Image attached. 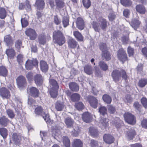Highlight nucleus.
Returning <instances> with one entry per match:
<instances>
[{
    "instance_id": "obj_1",
    "label": "nucleus",
    "mask_w": 147,
    "mask_h": 147,
    "mask_svg": "<svg viewBox=\"0 0 147 147\" xmlns=\"http://www.w3.org/2000/svg\"><path fill=\"white\" fill-rule=\"evenodd\" d=\"M53 38L54 43L57 44L59 46H62L65 43V37L59 31H55L53 32Z\"/></svg>"
},
{
    "instance_id": "obj_2",
    "label": "nucleus",
    "mask_w": 147,
    "mask_h": 147,
    "mask_svg": "<svg viewBox=\"0 0 147 147\" xmlns=\"http://www.w3.org/2000/svg\"><path fill=\"white\" fill-rule=\"evenodd\" d=\"M98 22V23L95 22H93L92 26L96 32H99L100 28L103 30L106 28L107 26V22L105 19L102 18H100Z\"/></svg>"
},
{
    "instance_id": "obj_3",
    "label": "nucleus",
    "mask_w": 147,
    "mask_h": 147,
    "mask_svg": "<svg viewBox=\"0 0 147 147\" xmlns=\"http://www.w3.org/2000/svg\"><path fill=\"white\" fill-rule=\"evenodd\" d=\"M124 117L125 121L128 123L134 124L136 123V119L131 113L129 112L125 113L124 115Z\"/></svg>"
},
{
    "instance_id": "obj_4",
    "label": "nucleus",
    "mask_w": 147,
    "mask_h": 147,
    "mask_svg": "<svg viewBox=\"0 0 147 147\" xmlns=\"http://www.w3.org/2000/svg\"><path fill=\"white\" fill-rule=\"evenodd\" d=\"M117 56L119 59L124 63V62L127 60V55L124 50L122 49H119L117 51Z\"/></svg>"
},
{
    "instance_id": "obj_5",
    "label": "nucleus",
    "mask_w": 147,
    "mask_h": 147,
    "mask_svg": "<svg viewBox=\"0 0 147 147\" xmlns=\"http://www.w3.org/2000/svg\"><path fill=\"white\" fill-rule=\"evenodd\" d=\"M18 87L21 89L26 86V82L25 78L22 76H20L16 79Z\"/></svg>"
},
{
    "instance_id": "obj_6",
    "label": "nucleus",
    "mask_w": 147,
    "mask_h": 147,
    "mask_svg": "<svg viewBox=\"0 0 147 147\" xmlns=\"http://www.w3.org/2000/svg\"><path fill=\"white\" fill-rule=\"evenodd\" d=\"M0 95L3 99H9L11 96L10 92L6 88L2 87L0 88Z\"/></svg>"
},
{
    "instance_id": "obj_7",
    "label": "nucleus",
    "mask_w": 147,
    "mask_h": 147,
    "mask_svg": "<svg viewBox=\"0 0 147 147\" xmlns=\"http://www.w3.org/2000/svg\"><path fill=\"white\" fill-rule=\"evenodd\" d=\"M25 33L29 37L30 39L31 40H34L36 38L37 35L35 31L31 28L26 30L25 31Z\"/></svg>"
},
{
    "instance_id": "obj_8",
    "label": "nucleus",
    "mask_w": 147,
    "mask_h": 147,
    "mask_svg": "<svg viewBox=\"0 0 147 147\" xmlns=\"http://www.w3.org/2000/svg\"><path fill=\"white\" fill-rule=\"evenodd\" d=\"M67 43L69 48L74 49L77 47V49H79V45L78 43L74 39L72 38H69Z\"/></svg>"
},
{
    "instance_id": "obj_9",
    "label": "nucleus",
    "mask_w": 147,
    "mask_h": 147,
    "mask_svg": "<svg viewBox=\"0 0 147 147\" xmlns=\"http://www.w3.org/2000/svg\"><path fill=\"white\" fill-rule=\"evenodd\" d=\"M111 76L113 80L115 82L117 83L121 79L120 71L117 69L114 70L112 73Z\"/></svg>"
},
{
    "instance_id": "obj_10",
    "label": "nucleus",
    "mask_w": 147,
    "mask_h": 147,
    "mask_svg": "<svg viewBox=\"0 0 147 147\" xmlns=\"http://www.w3.org/2000/svg\"><path fill=\"white\" fill-rule=\"evenodd\" d=\"M100 120L99 125L102 129H104L108 127L109 126L108 119L101 116Z\"/></svg>"
},
{
    "instance_id": "obj_11",
    "label": "nucleus",
    "mask_w": 147,
    "mask_h": 147,
    "mask_svg": "<svg viewBox=\"0 0 147 147\" xmlns=\"http://www.w3.org/2000/svg\"><path fill=\"white\" fill-rule=\"evenodd\" d=\"M136 134V132L133 128H130L127 131L126 136L128 140H131L134 138Z\"/></svg>"
},
{
    "instance_id": "obj_12",
    "label": "nucleus",
    "mask_w": 147,
    "mask_h": 147,
    "mask_svg": "<svg viewBox=\"0 0 147 147\" xmlns=\"http://www.w3.org/2000/svg\"><path fill=\"white\" fill-rule=\"evenodd\" d=\"M103 139L105 142L109 144L113 143L114 141V138L111 134H105L103 136Z\"/></svg>"
},
{
    "instance_id": "obj_13",
    "label": "nucleus",
    "mask_w": 147,
    "mask_h": 147,
    "mask_svg": "<svg viewBox=\"0 0 147 147\" xmlns=\"http://www.w3.org/2000/svg\"><path fill=\"white\" fill-rule=\"evenodd\" d=\"M30 94L32 96L36 98L38 96L39 92L38 90L36 88L32 87L29 89Z\"/></svg>"
},
{
    "instance_id": "obj_14",
    "label": "nucleus",
    "mask_w": 147,
    "mask_h": 147,
    "mask_svg": "<svg viewBox=\"0 0 147 147\" xmlns=\"http://www.w3.org/2000/svg\"><path fill=\"white\" fill-rule=\"evenodd\" d=\"M34 79L37 86H40L42 84L43 79L42 76L40 74H36L34 76Z\"/></svg>"
},
{
    "instance_id": "obj_15",
    "label": "nucleus",
    "mask_w": 147,
    "mask_h": 147,
    "mask_svg": "<svg viewBox=\"0 0 147 147\" xmlns=\"http://www.w3.org/2000/svg\"><path fill=\"white\" fill-rule=\"evenodd\" d=\"M82 118L84 121L86 123H89L92 120V117L88 112H85L82 115Z\"/></svg>"
},
{
    "instance_id": "obj_16",
    "label": "nucleus",
    "mask_w": 147,
    "mask_h": 147,
    "mask_svg": "<svg viewBox=\"0 0 147 147\" xmlns=\"http://www.w3.org/2000/svg\"><path fill=\"white\" fill-rule=\"evenodd\" d=\"M89 100L90 104L92 107L95 109L97 107L98 102V100L96 98L90 96L89 98Z\"/></svg>"
},
{
    "instance_id": "obj_17",
    "label": "nucleus",
    "mask_w": 147,
    "mask_h": 147,
    "mask_svg": "<svg viewBox=\"0 0 147 147\" xmlns=\"http://www.w3.org/2000/svg\"><path fill=\"white\" fill-rule=\"evenodd\" d=\"M64 122L67 127L69 128L72 127L74 123V120L70 117L66 118L65 119Z\"/></svg>"
},
{
    "instance_id": "obj_18",
    "label": "nucleus",
    "mask_w": 147,
    "mask_h": 147,
    "mask_svg": "<svg viewBox=\"0 0 147 147\" xmlns=\"http://www.w3.org/2000/svg\"><path fill=\"white\" fill-rule=\"evenodd\" d=\"M9 122V120L5 116L3 115L0 118V125L2 126L6 127Z\"/></svg>"
},
{
    "instance_id": "obj_19",
    "label": "nucleus",
    "mask_w": 147,
    "mask_h": 147,
    "mask_svg": "<svg viewBox=\"0 0 147 147\" xmlns=\"http://www.w3.org/2000/svg\"><path fill=\"white\" fill-rule=\"evenodd\" d=\"M76 25L77 28L80 30H83L84 27V22L81 18H78L76 20Z\"/></svg>"
},
{
    "instance_id": "obj_20",
    "label": "nucleus",
    "mask_w": 147,
    "mask_h": 147,
    "mask_svg": "<svg viewBox=\"0 0 147 147\" xmlns=\"http://www.w3.org/2000/svg\"><path fill=\"white\" fill-rule=\"evenodd\" d=\"M45 3L43 0H37L36 1L35 6L37 9L41 10L45 6Z\"/></svg>"
},
{
    "instance_id": "obj_21",
    "label": "nucleus",
    "mask_w": 147,
    "mask_h": 147,
    "mask_svg": "<svg viewBox=\"0 0 147 147\" xmlns=\"http://www.w3.org/2000/svg\"><path fill=\"white\" fill-rule=\"evenodd\" d=\"M69 87L71 90L73 92H77L79 89L78 84L75 82H71L69 84Z\"/></svg>"
},
{
    "instance_id": "obj_22",
    "label": "nucleus",
    "mask_w": 147,
    "mask_h": 147,
    "mask_svg": "<svg viewBox=\"0 0 147 147\" xmlns=\"http://www.w3.org/2000/svg\"><path fill=\"white\" fill-rule=\"evenodd\" d=\"M50 89H58L59 86L57 82L55 80L51 79L49 81Z\"/></svg>"
},
{
    "instance_id": "obj_23",
    "label": "nucleus",
    "mask_w": 147,
    "mask_h": 147,
    "mask_svg": "<svg viewBox=\"0 0 147 147\" xmlns=\"http://www.w3.org/2000/svg\"><path fill=\"white\" fill-rule=\"evenodd\" d=\"M140 22L137 19H134L131 24V26L134 30H136L139 27Z\"/></svg>"
},
{
    "instance_id": "obj_24",
    "label": "nucleus",
    "mask_w": 147,
    "mask_h": 147,
    "mask_svg": "<svg viewBox=\"0 0 147 147\" xmlns=\"http://www.w3.org/2000/svg\"><path fill=\"white\" fill-rule=\"evenodd\" d=\"M72 145L73 147H82L83 142L80 139H76L74 140Z\"/></svg>"
},
{
    "instance_id": "obj_25",
    "label": "nucleus",
    "mask_w": 147,
    "mask_h": 147,
    "mask_svg": "<svg viewBox=\"0 0 147 147\" xmlns=\"http://www.w3.org/2000/svg\"><path fill=\"white\" fill-rule=\"evenodd\" d=\"M64 107L63 103L60 101H57L55 104V108L58 111H62Z\"/></svg>"
},
{
    "instance_id": "obj_26",
    "label": "nucleus",
    "mask_w": 147,
    "mask_h": 147,
    "mask_svg": "<svg viewBox=\"0 0 147 147\" xmlns=\"http://www.w3.org/2000/svg\"><path fill=\"white\" fill-rule=\"evenodd\" d=\"M72 128H73V129L71 132V135L75 137L78 136L80 131L79 127L76 125L75 127L73 126Z\"/></svg>"
},
{
    "instance_id": "obj_27",
    "label": "nucleus",
    "mask_w": 147,
    "mask_h": 147,
    "mask_svg": "<svg viewBox=\"0 0 147 147\" xmlns=\"http://www.w3.org/2000/svg\"><path fill=\"white\" fill-rule=\"evenodd\" d=\"M136 11L141 14H144L146 12V9L142 5H139L136 7Z\"/></svg>"
},
{
    "instance_id": "obj_28",
    "label": "nucleus",
    "mask_w": 147,
    "mask_h": 147,
    "mask_svg": "<svg viewBox=\"0 0 147 147\" xmlns=\"http://www.w3.org/2000/svg\"><path fill=\"white\" fill-rule=\"evenodd\" d=\"M12 139L16 144H18L21 140V137L20 135L16 133H14L12 135Z\"/></svg>"
},
{
    "instance_id": "obj_29",
    "label": "nucleus",
    "mask_w": 147,
    "mask_h": 147,
    "mask_svg": "<svg viewBox=\"0 0 147 147\" xmlns=\"http://www.w3.org/2000/svg\"><path fill=\"white\" fill-rule=\"evenodd\" d=\"M6 53L7 55L8 58H13L15 55V52L14 50L12 49H7Z\"/></svg>"
},
{
    "instance_id": "obj_30",
    "label": "nucleus",
    "mask_w": 147,
    "mask_h": 147,
    "mask_svg": "<svg viewBox=\"0 0 147 147\" xmlns=\"http://www.w3.org/2000/svg\"><path fill=\"white\" fill-rule=\"evenodd\" d=\"M104 101L108 104H110L112 101V98L109 95L107 94H104L102 97Z\"/></svg>"
},
{
    "instance_id": "obj_31",
    "label": "nucleus",
    "mask_w": 147,
    "mask_h": 147,
    "mask_svg": "<svg viewBox=\"0 0 147 147\" xmlns=\"http://www.w3.org/2000/svg\"><path fill=\"white\" fill-rule=\"evenodd\" d=\"M4 41L6 43L7 46L10 45L13 42L12 37L9 35H6L4 37Z\"/></svg>"
},
{
    "instance_id": "obj_32",
    "label": "nucleus",
    "mask_w": 147,
    "mask_h": 147,
    "mask_svg": "<svg viewBox=\"0 0 147 147\" xmlns=\"http://www.w3.org/2000/svg\"><path fill=\"white\" fill-rule=\"evenodd\" d=\"M70 98L72 101L75 102L78 101L79 100L80 96L79 94L74 93L70 96Z\"/></svg>"
},
{
    "instance_id": "obj_33",
    "label": "nucleus",
    "mask_w": 147,
    "mask_h": 147,
    "mask_svg": "<svg viewBox=\"0 0 147 147\" xmlns=\"http://www.w3.org/2000/svg\"><path fill=\"white\" fill-rule=\"evenodd\" d=\"M7 74V71L6 68L3 66H0V75L5 77Z\"/></svg>"
},
{
    "instance_id": "obj_34",
    "label": "nucleus",
    "mask_w": 147,
    "mask_h": 147,
    "mask_svg": "<svg viewBox=\"0 0 147 147\" xmlns=\"http://www.w3.org/2000/svg\"><path fill=\"white\" fill-rule=\"evenodd\" d=\"M0 134L3 138H6L8 135L7 130L5 128H0Z\"/></svg>"
},
{
    "instance_id": "obj_35",
    "label": "nucleus",
    "mask_w": 147,
    "mask_h": 147,
    "mask_svg": "<svg viewBox=\"0 0 147 147\" xmlns=\"http://www.w3.org/2000/svg\"><path fill=\"white\" fill-rule=\"evenodd\" d=\"M84 69L85 72L88 74L90 75L92 73V67L89 65H86Z\"/></svg>"
},
{
    "instance_id": "obj_36",
    "label": "nucleus",
    "mask_w": 147,
    "mask_h": 147,
    "mask_svg": "<svg viewBox=\"0 0 147 147\" xmlns=\"http://www.w3.org/2000/svg\"><path fill=\"white\" fill-rule=\"evenodd\" d=\"M74 35L78 41H82L83 40V38L81 34L78 31L74 32Z\"/></svg>"
},
{
    "instance_id": "obj_37",
    "label": "nucleus",
    "mask_w": 147,
    "mask_h": 147,
    "mask_svg": "<svg viewBox=\"0 0 147 147\" xmlns=\"http://www.w3.org/2000/svg\"><path fill=\"white\" fill-rule=\"evenodd\" d=\"M42 116L47 124L49 123V124H51L52 123L53 121H51L50 120L49 116L48 115L44 113L42 115Z\"/></svg>"
},
{
    "instance_id": "obj_38",
    "label": "nucleus",
    "mask_w": 147,
    "mask_h": 147,
    "mask_svg": "<svg viewBox=\"0 0 147 147\" xmlns=\"http://www.w3.org/2000/svg\"><path fill=\"white\" fill-rule=\"evenodd\" d=\"M57 7L58 9H61L64 6V3L62 0H55Z\"/></svg>"
},
{
    "instance_id": "obj_39",
    "label": "nucleus",
    "mask_w": 147,
    "mask_h": 147,
    "mask_svg": "<svg viewBox=\"0 0 147 147\" xmlns=\"http://www.w3.org/2000/svg\"><path fill=\"white\" fill-rule=\"evenodd\" d=\"M147 84V80L145 79H141L138 82L139 86L141 88L144 87Z\"/></svg>"
},
{
    "instance_id": "obj_40",
    "label": "nucleus",
    "mask_w": 147,
    "mask_h": 147,
    "mask_svg": "<svg viewBox=\"0 0 147 147\" xmlns=\"http://www.w3.org/2000/svg\"><path fill=\"white\" fill-rule=\"evenodd\" d=\"M63 142L64 145L66 147H69L70 142L69 140L67 137H64L63 138Z\"/></svg>"
},
{
    "instance_id": "obj_41",
    "label": "nucleus",
    "mask_w": 147,
    "mask_h": 147,
    "mask_svg": "<svg viewBox=\"0 0 147 147\" xmlns=\"http://www.w3.org/2000/svg\"><path fill=\"white\" fill-rule=\"evenodd\" d=\"M58 90V89H50V94L51 97L54 98L57 97Z\"/></svg>"
},
{
    "instance_id": "obj_42",
    "label": "nucleus",
    "mask_w": 147,
    "mask_h": 147,
    "mask_svg": "<svg viewBox=\"0 0 147 147\" xmlns=\"http://www.w3.org/2000/svg\"><path fill=\"white\" fill-rule=\"evenodd\" d=\"M38 40L39 43L40 44L44 45L46 42L45 36L44 34L40 35Z\"/></svg>"
},
{
    "instance_id": "obj_43",
    "label": "nucleus",
    "mask_w": 147,
    "mask_h": 147,
    "mask_svg": "<svg viewBox=\"0 0 147 147\" xmlns=\"http://www.w3.org/2000/svg\"><path fill=\"white\" fill-rule=\"evenodd\" d=\"M35 112L36 114L41 116L44 113L42 108L41 106H39L36 108L35 110Z\"/></svg>"
},
{
    "instance_id": "obj_44",
    "label": "nucleus",
    "mask_w": 147,
    "mask_h": 147,
    "mask_svg": "<svg viewBox=\"0 0 147 147\" xmlns=\"http://www.w3.org/2000/svg\"><path fill=\"white\" fill-rule=\"evenodd\" d=\"M62 22L64 27H66L69 25V18L66 16L63 17Z\"/></svg>"
},
{
    "instance_id": "obj_45",
    "label": "nucleus",
    "mask_w": 147,
    "mask_h": 147,
    "mask_svg": "<svg viewBox=\"0 0 147 147\" xmlns=\"http://www.w3.org/2000/svg\"><path fill=\"white\" fill-rule=\"evenodd\" d=\"M6 16V11L3 8H0V18L1 19L5 18Z\"/></svg>"
},
{
    "instance_id": "obj_46",
    "label": "nucleus",
    "mask_w": 147,
    "mask_h": 147,
    "mask_svg": "<svg viewBox=\"0 0 147 147\" xmlns=\"http://www.w3.org/2000/svg\"><path fill=\"white\" fill-rule=\"evenodd\" d=\"M102 57L107 60H109L111 59V55L107 51L102 52Z\"/></svg>"
},
{
    "instance_id": "obj_47",
    "label": "nucleus",
    "mask_w": 147,
    "mask_h": 147,
    "mask_svg": "<svg viewBox=\"0 0 147 147\" xmlns=\"http://www.w3.org/2000/svg\"><path fill=\"white\" fill-rule=\"evenodd\" d=\"M121 3L124 6L128 7L131 4L130 0H121Z\"/></svg>"
},
{
    "instance_id": "obj_48",
    "label": "nucleus",
    "mask_w": 147,
    "mask_h": 147,
    "mask_svg": "<svg viewBox=\"0 0 147 147\" xmlns=\"http://www.w3.org/2000/svg\"><path fill=\"white\" fill-rule=\"evenodd\" d=\"M6 112L9 118L12 119L15 117V114L12 110L10 109H8L6 110Z\"/></svg>"
},
{
    "instance_id": "obj_49",
    "label": "nucleus",
    "mask_w": 147,
    "mask_h": 147,
    "mask_svg": "<svg viewBox=\"0 0 147 147\" xmlns=\"http://www.w3.org/2000/svg\"><path fill=\"white\" fill-rule=\"evenodd\" d=\"M99 111L100 114L102 115V116L107 114V110L106 107H102L99 108Z\"/></svg>"
},
{
    "instance_id": "obj_50",
    "label": "nucleus",
    "mask_w": 147,
    "mask_h": 147,
    "mask_svg": "<svg viewBox=\"0 0 147 147\" xmlns=\"http://www.w3.org/2000/svg\"><path fill=\"white\" fill-rule=\"evenodd\" d=\"M120 74L121 77L126 81L127 80V75L125 71L121 69L120 71Z\"/></svg>"
},
{
    "instance_id": "obj_51",
    "label": "nucleus",
    "mask_w": 147,
    "mask_h": 147,
    "mask_svg": "<svg viewBox=\"0 0 147 147\" xmlns=\"http://www.w3.org/2000/svg\"><path fill=\"white\" fill-rule=\"evenodd\" d=\"M75 106L76 109L79 111L81 110L84 108V105L81 102L76 103Z\"/></svg>"
},
{
    "instance_id": "obj_52",
    "label": "nucleus",
    "mask_w": 147,
    "mask_h": 147,
    "mask_svg": "<svg viewBox=\"0 0 147 147\" xmlns=\"http://www.w3.org/2000/svg\"><path fill=\"white\" fill-rule=\"evenodd\" d=\"M52 135L53 136H54L55 138V136H58V134L60 133V131L59 129H54L53 127L52 129Z\"/></svg>"
},
{
    "instance_id": "obj_53",
    "label": "nucleus",
    "mask_w": 147,
    "mask_h": 147,
    "mask_svg": "<svg viewBox=\"0 0 147 147\" xmlns=\"http://www.w3.org/2000/svg\"><path fill=\"white\" fill-rule=\"evenodd\" d=\"M100 48L102 52L107 51L106 45L105 43L101 42L99 45Z\"/></svg>"
},
{
    "instance_id": "obj_54",
    "label": "nucleus",
    "mask_w": 147,
    "mask_h": 147,
    "mask_svg": "<svg viewBox=\"0 0 147 147\" xmlns=\"http://www.w3.org/2000/svg\"><path fill=\"white\" fill-rule=\"evenodd\" d=\"M108 109L109 112L111 114H114L116 111L115 107L112 105H109L108 106Z\"/></svg>"
},
{
    "instance_id": "obj_55",
    "label": "nucleus",
    "mask_w": 147,
    "mask_h": 147,
    "mask_svg": "<svg viewBox=\"0 0 147 147\" xmlns=\"http://www.w3.org/2000/svg\"><path fill=\"white\" fill-rule=\"evenodd\" d=\"M83 5L86 8H88L91 5V2L90 0H83Z\"/></svg>"
},
{
    "instance_id": "obj_56",
    "label": "nucleus",
    "mask_w": 147,
    "mask_h": 147,
    "mask_svg": "<svg viewBox=\"0 0 147 147\" xmlns=\"http://www.w3.org/2000/svg\"><path fill=\"white\" fill-rule=\"evenodd\" d=\"M127 53L129 57H133L134 54V49L130 47H128L127 50Z\"/></svg>"
},
{
    "instance_id": "obj_57",
    "label": "nucleus",
    "mask_w": 147,
    "mask_h": 147,
    "mask_svg": "<svg viewBox=\"0 0 147 147\" xmlns=\"http://www.w3.org/2000/svg\"><path fill=\"white\" fill-rule=\"evenodd\" d=\"M141 101L143 106L145 108H147V98L145 97H142Z\"/></svg>"
},
{
    "instance_id": "obj_58",
    "label": "nucleus",
    "mask_w": 147,
    "mask_h": 147,
    "mask_svg": "<svg viewBox=\"0 0 147 147\" xmlns=\"http://www.w3.org/2000/svg\"><path fill=\"white\" fill-rule=\"evenodd\" d=\"M21 23L22 27H26L28 24V22L27 18H24L23 19L22 18L21 20Z\"/></svg>"
},
{
    "instance_id": "obj_59",
    "label": "nucleus",
    "mask_w": 147,
    "mask_h": 147,
    "mask_svg": "<svg viewBox=\"0 0 147 147\" xmlns=\"http://www.w3.org/2000/svg\"><path fill=\"white\" fill-rule=\"evenodd\" d=\"M90 144L92 147H98V146L97 141L93 140H91Z\"/></svg>"
},
{
    "instance_id": "obj_60",
    "label": "nucleus",
    "mask_w": 147,
    "mask_h": 147,
    "mask_svg": "<svg viewBox=\"0 0 147 147\" xmlns=\"http://www.w3.org/2000/svg\"><path fill=\"white\" fill-rule=\"evenodd\" d=\"M141 125L142 127L147 129V119H144L141 121Z\"/></svg>"
},
{
    "instance_id": "obj_61",
    "label": "nucleus",
    "mask_w": 147,
    "mask_h": 147,
    "mask_svg": "<svg viewBox=\"0 0 147 147\" xmlns=\"http://www.w3.org/2000/svg\"><path fill=\"white\" fill-rule=\"evenodd\" d=\"M40 69L43 72H46L47 71L48 66V65H40Z\"/></svg>"
},
{
    "instance_id": "obj_62",
    "label": "nucleus",
    "mask_w": 147,
    "mask_h": 147,
    "mask_svg": "<svg viewBox=\"0 0 147 147\" xmlns=\"http://www.w3.org/2000/svg\"><path fill=\"white\" fill-rule=\"evenodd\" d=\"M114 124L116 127L118 129L123 124L122 121L118 120L117 122L115 123Z\"/></svg>"
},
{
    "instance_id": "obj_63",
    "label": "nucleus",
    "mask_w": 147,
    "mask_h": 147,
    "mask_svg": "<svg viewBox=\"0 0 147 147\" xmlns=\"http://www.w3.org/2000/svg\"><path fill=\"white\" fill-rule=\"evenodd\" d=\"M23 56L22 55L19 54L17 57V60L19 63H22L23 62Z\"/></svg>"
},
{
    "instance_id": "obj_64",
    "label": "nucleus",
    "mask_w": 147,
    "mask_h": 147,
    "mask_svg": "<svg viewBox=\"0 0 147 147\" xmlns=\"http://www.w3.org/2000/svg\"><path fill=\"white\" fill-rule=\"evenodd\" d=\"M134 107L136 110L139 111L140 109L141 105H140L138 102H135L133 105Z\"/></svg>"
}]
</instances>
